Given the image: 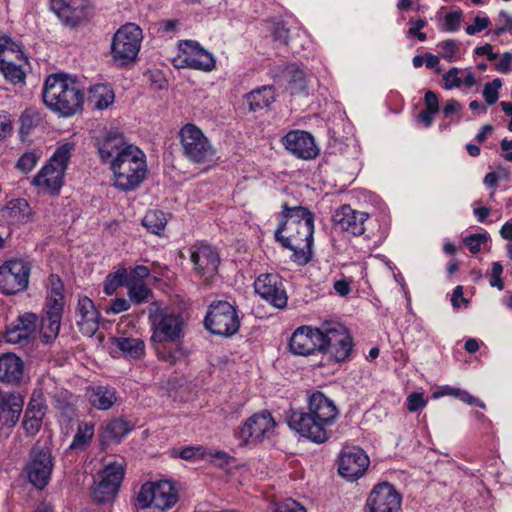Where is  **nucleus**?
Instances as JSON below:
<instances>
[{"label":"nucleus","instance_id":"f257e3e1","mask_svg":"<svg viewBox=\"0 0 512 512\" xmlns=\"http://www.w3.org/2000/svg\"><path fill=\"white\" fill-rule=\"evenodd\" d=\"M284 221L275 231V239L283 247L293 251L292 260L306 265L311 260L313 245L314 214L303 206L282 205Z\"/></svg>","mask_w":512,"mask_h":512},{"label":"nucleus","instance_id":"f03ea898","mask_svg":"<svg viewBox=\"0 0 512 512\" xmlns=\"http://www.w3.org/2000/svg\"><path fill=\"white\" fill-rule=\"evenodd\" d=\"M334 402L322 392L316 391L309 398L308 411H291L287 416L288 426L302 437L316 444L326 442L330 427L338 417Z\"/></svg>","mask_w":512,"mask_h":512},{"label":"nucleus","instance_id":"7ed1b4c3","mask_svg":"<svg viewBox=\"0 0 512 512\" xmlns=\"http://www.w3.org/2000/svg\"><path fill=\"white\" fill-rule=\"evenodd\" d=\"M44 104L62 117H70L82 110L84 95L77 83L65 74H52L42 91Z\"/></svg>","mask_w":512,"mask_h":512},{"label":"nucleus","instance_id":"20e7f679","mask_svg":"<svg viewBox=\"0 0 512 512\" xmlns=\"http://www.w3.org/2000/svg\"><path fill=\"white\" fill-rule=\"evenodd\" d=\"M115 186L122 191L137 188L146 175V162L143 152L136 146L130 145L111 161Z\"/></svg>","mask_w":512,"mask_h":512},{"label":"nucleus","instance_id":"39448f33","mask_svg":"<svg viewBox=\"0 0 512 512\" xmlns=\"http://www.w3.org/2000/svg\"><path fill=\"white\" fill-rule=\"evenodd\" d=\"M178 136L182 154L189 162L209 165L214 161L216 150L198 126L187 123L180 129Z\"/></svg>","mask_w":512,"mask_h":512},{"label":"nucleus","instance_id":"423d86ee","mask_svg":"<svg viewBox=\"0 0 512 512\" xmlns=\"http://www.w3.org/2000/svg\"><path fill=\"white\" fill-rule=\"evenodd\" d=\"M153 334L152 343L179 342L183 336L184 321L179 313L152 303L148 308Z\"/></svg>","mask_w":512,"mask_h":512},{"label":"nucleus","instance_id":"0eeeda50","mask_svg":"<svg viewBox=\"0 0 512 512\" xmlns=\"http://www.w3.org/2000/svg\"><path fill=\"white\" fill-rule=\"evenodd\" d=\"M178 501V493L170 481L147 482L142 485L136 498V505L141 510L164 512Z\"/></svg>","mask_w":512,"mask_h":512},{"label":"nucleus","instance_id":"6e6552de","mask_svg":"<svg viewBox=\"0 0 512 512\" xmlns=\"http://www.w3.org/2000/svg\"><path fill=\"white\" fill-rule=\"evenodd\" d=\"M73 149L74 146L71 143L58 147L49 163L34 177L33 184L47 189L50 193H57L63 185L64 174Z\"/></svg>","mask_w":512,"mask_h":512},{"label":"nucleus","instance_id":"1a4fd4ad","mask_svg":"<svg viewBox=\"0 0 512 512\" xmlns=\"http://www.w3.org/2000/svg\"><path fill=\"white\" fill-rule=\"evenodd\" d=\"M142 30L134 23L121 26L113 36L111 54L113 60L121 65L133 63L141 48Z\"/></svg>","mask_w":512,"mask_h":512},{"label":"nucleus","instance_id":"9d476101","mask_svg":"<svg viewBox=\"0 0 512 512\" xmlns=\"http://www.w3.org/2000/svg\"><path fill=\"white\" fill-rule=\"evenodd\" d=\"M204 325L214 335L231 337L238 332L240 319L233 305L218 300L209 305Z\"/></svg>","mask_w":512,"mask_h":512},{"label":"nucleus","instance_id":"9b49d317","mask_svg":"<svg viewBox=\"0 0 512 512\" xmlns=\"http://www.w3.org/2000/svg\"><path fill=\"white\" fill-rule=\"evenodd\" d=\"M188 253L194 274L202 279L205 285L211 284L218 274L221 261L217 249L206 242L198 241L190 246Z\"/></svg>","mask_w":512,"mask_h":512},{"label":"nucleus","instance_id":"f8f14e48","mask_svg":"<svg viewBox=\"0 0 512 512\" xmlns=\"http://www.w3.org/2000/svg\"><path fill=\"white\" fill-rule=\"evenodd\" d=\"M54 467L52 451L47 445L37 442L30 450L25 465L28 480L38 489L48 484Z\"/></svg>","mask_w":512,"mask_h":512},{"label":"nucleus","instance_id":"ddd939ff","mask_svg":"<svg viewBox=\"0 0 512 512\" xmlns=\"http://www.w3.org/2000/svg\"><path fill=\"white\" fill-rule=\"evenodd\" d=\"M321 329L323 348H320V352L327 354L336 362L345 361L353 347L349 332L344 326L337 323Z\"/></svg>","mask_w":512,"mask_h":512},{"label":"nucleus","instance_id":"4468645a","mask_svg":"<svg viewBox=\"0 0 512 512\" xmlns=\"http://www.w3.org/2000/svg\"><path fill=\"white\" fill-rule=\"evenodd\" d=\"M30 266L23 260H10L0 266V291L12 295L28 286Z\"/></svg>","mask_w":512,"mask_h":512},{"label":"nucleus","instance_id":"2eb2a0df","mask_svg":"<svg viewBox=\"0 0 512 512\" xmlns=\"http://www.w3.org/2000/svg\"><path fill=\"white\" fill-rule=\"evenodd\" d=\"M124 476V466L118 462L107 464L100 472V480L93 488V499L100 504L113 500Z\"/></svg>","mask_w":512,"mask_h":512},{"label":"nucleus","instance_id":"dca6fc26","mask_svg":"<svg viewBox=\"0 0 512 512\" xmlns=\"http://www.w3.org/2000/svg\"><path fill=\"white\" fill-rule=\"evenodd\" d=\"M276 426L270 412L264 410L250 416L239 428L236 436L243 442H260L265 437H269Z\"/></svg>","mask_w":512,"mask_h":512},{"label":"nucleus","instance_id":"f3484780","mask_svg":"<svg viewBox=\"0 0 512 512\" xmlns=\"http://www.w3.org/2000/svg\"><path fill=\"white\" fill-rule=\"evenodd\" d=\"M402 496L386 482L376 485L370 492L367 501V512H399Z\"/></svg>","mask_w":512,"mask_h":512},{"label":"nucleus","instance_id":"a211bd4d","mask_svg":"<svg viewBox=\"0 0 512 512\" xmlns=\"http://www.w3.org/2000/svg\"><path fill=\"white\" fill-rule=\"evenodd\" d=\"M255 292L275 308H284L287 305V294L282 278L278 274H261L254 282Z\"/></svg>","mask_w":512,"mask_h":512},{"label":"nucleus","instance_id":"6ab92c4d","mask_svg":"<svg viewBox=\"0 0 512 512\" xmlns=\"http://www.w3.org/2000/svg\"><path fill=\"white\" fill-rule=\"evenodd\" d=\"M51 9L69 27L82 25L89 18L88 0H51Z\"/></svg>","mask_w":512,"mask_h":512},{"label":"nucleus","instance_id":"aec40b11","mask_svg":"<svg viewBox=\"0 0 512 512\" xmlns=\"http://www.w3.org/2000/svg\"><path fill=\"white\" fill-rule=\"evenodd\" d=\"M39 318L35 313L25 312L6 329L5 341L11 344L28 345L35 336Z\"/></svg>","mask_w":512,"mask_h":512},{"label":"nucleus","instance_id":"412c9836","mask_svg":"<svg viewBox=\"0 0 512 512\" xmlns=\"http://www.w3.org/2000/svg\"><path fill=\"white\" fill-rule=\"evenodd\" d=\"M369 463V457L362 449L345 448L339 457L338 472L343 478L353 481L364 475Z\"/></svg>","mask_w":512,"mask_h":512},{"label":"nucleus","instance_id":"4be33fe9","mask_svg":"<svg viewBox=\"0 0 512 512\" xmlns=\"http://www.w3.org/2000/svg\"><path fill=\"white\" fill-rule=\"evenodd\" d=\"M322 329L302 326L295 330L289 341V349L295 355L307 356L323 348Z\"/></svg>","mask_w":512,"mask_h":512},{"label":"nucleus","instance_id":"5701e85b","mask_svg":"<svg viewBox=\"0 0 512 512\" xmlns=\"http://www.w3.org/2000/svg\"><path fill=\"white\" fill-rule=\"evenodd\" d=\"M285 149L300 159H314L319 154L312 135L302 130H292L281 140Z\"/></svg>","mask_w":512,"mask_h":512},{"label":"nucleus","instance_id":"b1692460","mask_svg":"<svg viewBox=\"0 0 512 512\" xmlns=\"http://www.w3.org/2000/svg\"><path fill=\"white\" fill-rule=\"evenodd\" d=\"M63 306L56 301L45 304V309L38 324L40 339L45 344L53 343L60 332Z\"/></svg>","mask_w":512,"mask_h":512},{"label":"nucleus","instance_id":"393cba45","mask_svg":"<svg viewBox=\"0 0 512 512\" xmlns=\"http://www.w3.org/2000/svg\"><path fill=\"white\" fill-rule=\"evenodd\" d=\"M367 219V213L354 210L349 205H342L333 214L335 227L353 236H359L364 233V223Z\"/></svg>","mask_w":512,"mask_h":512},{"label":"nucleus","instance_id":"a878e982","mask_svg":"<svg viewBox=\"0 0 512 512\" xmlns=\"http://www.w3.org/2000/svg\"><path fill=\"white\" fill-rule=\"evenodd\" d=\"M75 318L76 325L83 335L92 337L97 332L100 313L90 298L85 296L78 300Z\"/></svg>","mask_w":512,"mask_h":512},{"label":"nucleus","instance_id":"bb28decb","mask_svg":"<svg viewBox=\"0 0 512 512\" xmlns=\"http://www.w3.org/2000/svg\"><path fill=\"white\" fill-rule=\"evenodd\" d=\"M274 78H284L291 94H298L306 88V76L297 64L278 66L271 70Z\"/></svg>","mask_w":512,"mask_h":512},{"label":"nucleus","instance_id":"cd10ccee","mask_svg":"<svg viewBox=\"0 0 512 512\" xmlns=\"http://www.w3.org/2000/svg\"><path fill=\"white\" fill-rule=\"evenodd\" d=\"M23 361L15 354H4L0 356V381L17 384L23 378Z\"/></svg>","mask_w":512,"mask_h":512},{"label":"nucleus","instance_id":"c85d7f7f","mask_svg":"<svg viewBox=\"0 0 512 512\" xmlns=\"http://www.w3.org/2000/svg\"><path fill=\"white\" fill-rule=\"evenodd\" d=\"M129 145L124 141L123 136L118 132H109L98 142V152L103 162H110L123 152Z\"/></svg>","mask_w":512,"mask_h":512},{"label":"nucleus","instance_id":"c756f323","mask_svg":"<svg viewBox=\"0 0 512 512\" xmlns=\"http://www.w3.org/2000/svg\"><path fill=\"white\" fill-rule=\"evenodd\" d=\"M245 103L250 112L269 107L275 101V89L271 85L256 88L245 95Z\"/></svg>","mask_w":512,"mask_h":512},{"label":"nucleus","instance_id":"7c9ffc66","mask_svg":"<svg viewBox=\"0 0 512 512\" xmlns=\"http://www.w3.org/2000/svg\"><path fill=\"white\" fill-rule=\"evenodd\" d=\"M186 44L192 48V54L184 59L188 67L203 71H211L215 67V59L212 54L203 49L195 41H186Z\"/></svg>","mask_w":512,"mask_h":512},{"label":"nucleus","instance_id":"2f4dec72","mask_svg":"<svg viewBox=\"0 0 512 512\" xmlns=\"http://www.w3.org/2000/svg\"><path fill=\"white\" fill-rule=\"evenodd\" d=\"M45 407L37 400L31 399L24 414L23 428L31 435L37 433L45 415Z\"/></svg>","mask_w":512,"mask_h":512},{"label":"nucleus","instance_id":"473e14b6","mask_svg":"<svg viewBox=\"0 0 512 512\" xmlns=\"http://www.w3.org/2000/svg\"><path fill=\"white\" fill-rule=\"evenodd\" d=\"M153 346L158 359L170 365H175L186 356L179 342L153 343Z\"/></svg>","mask_w":512,"mask_h":512},{"label":"nucleus","instance_id":"72a5a7b5","mask_svg":"<svg viewBox=\"0 0 512 512\" xmlns=\"http://www.w3.org/2000/svg\"><path fill=\"white\" fill-rule=\"evenodd\" d=\"M90 403L97 409L107 410L116 401L115 391L108 386H96L88 390Z\"/></svg>","mask_w":512,"mask_h":512},{"label":"nucleus","instance_id":"f704fd0d","mask_svg":"<svg viewBox=\"0 0 512 512\" xmlns=\"http://www.w3.org/2000/svg\"><path fill=\"white\" fill-rule=\"evenodd\" d=\"M113 344L127 359H140L145 353V344L140 338L118 337Z\"/></svg>","mask_w":512,"mask_h":512},{"label":"nucleus","instance_id":"c9c22d12","mask_svg":"<svg viewBox=\"0 0 512 512\" xmlns=\"http://www.w3.org/2000/svg\"><path fill=\"white\" fill-rule=\"evenodd\" d=\"M14 61L26 63V57L21 46L9 37H0V65H9L10 62Z\"/></svg>","mask_w":512,"mask_h":512},{"label":"nucleus","instance_id":"e433bc0d","mask_svg":"<svg viewBox=\"0 0 512 512\" xmlns=\"http://www.w3.org/2000/svg\"><path fill=\"white\" fill-rule=\"evenodd\" d=\"M179 457L184 460H190V459H194V458H199V459L216 458L220 461V465L228 464L229 459H230L229 455L226 452L215 451L213 453L211 451H207L202 446L185 447L180 451Z\"/></svg>","mask_w":512,"mask_h":512},{"label":"nucleus","instance_id":"4c0bfd02","mask_svg":"<svg viewBox=\"0 0 512 512\" xmlns=\"http://www.w3.org/2000/svg\"><path fill=\"white\" fill-rule=\"evenodd\" d=\"M89 101L98 109H106L114 101V92L104 84H97L90 88Z\"/></svg>","mask_w":512,"mask_h":512},{"label":"nucleus","instance_id":"58836bf2","mask_svg":"<svg viewBox=\"0 0 512 512\" xmlns=\"http://www.w3.org/2000/svg\"><path fill=\"white\" fill-rule=\"evenodd\" d=\"M28 65V61L26 63L14 61L10 62L9 65L3 64L0 65V71L5 77L6 80L11 82L12 84H24L26 77L25 66Z\"/></svg>","mask_w":512,"mask_h":512},{"label":"nucleus","instance_id":"ea45409f","mask_svg":"<svg viewBox=\"0 0 512 512\" xmlns=\"http://www.w3.org/2000/svg\"><path fill=\"white\" fill-rule=\"evenodd\" d=\"M128 295L132 302L140 304L148 300L152 294L149 287L141 280L134 278L129 279L126 283Z\"/></svg>","mask_w":512,"mask_h":512},{"label":"nucleus","instance_id":"a19ab883","mask_svg":"<svg viewBox=\"0 0 512 512\" xmlns=\"http://www.w3.org/2000/svg\"><path fill=\"white\" fill-rule=\"evenodd\" d=\"M142 224L149 232L160 235L165 229L167 219L162 211L151 210L145 214Z\"/></svg>","mask_w":512,"mask_h":512},{"label":"nucleus","instance_id":"79ce46f5","mask_svg":"<svg viewBox=\"0 0 512 512\" xmlns=\"http://www.w3.org/2000/svg\"><path fill=\"white\" fill-rule=\"evenodd\" d=\"M19 133L22 140L28 137L33 129L41 122L39 113L32 109H26L20 116Z\"/></svg>","mask_w":512,"mask_h":512},{"label":"nucleus","instance_id":"37998d69","mask_svg":"<svg viewBox=\"0 0 512 512\" xmlns=\"http://www.w3.org/2000/svg\"><path fill=\"white\" fill-rule=\"evenodd\" d=\"M94 434V427L92 424L81 423L78 426V430L73 438L72 443L69 446L71 450H83L86 448L88 443L91 441Z\"/></svg>","mask_w":512,"mask_h":512},{"label":"nucleus","instance_id":"c03bdc74","mask_svg":"<svg viewBox=\"0 0 512 512\" xmlns=\"http://www.w3.org/2000/svg\"><path fill=\"white\" fill-rule=\"evenodd\" d=\"M127 281H129L128 274L124 268L115 273H110L104 283V292L107 295H112L119 287L126 286Z\"/></svg>","mask_w":512,"mask_h":512},{"label":"nucleus","instance_id":"a18cd8bd","mask_svg":"<svg viewBox=\"0 0 512 512\" xmlns=\"http://www.w3.org/2000/svg\"><path fill=\"white\" fill-rule=\"evenodd\" d=\"M133 429V425L121 418L111 420L106 426V432L115 440H120Z\"/></svg>","mask_w":512,"mask_h":512},{"label":"nucleus","instance_id":"49530a36","mask_svg":"<svg viewBox=\"0 0 512 512\" xmlns=\"http://www.w3.org/2000/svg\"><path fill=\"white\" fill-rule=\"evenodd\" d=\"M9 215L19 222H26L29 219V205L25 199L17 198L11 200L7 205Z\"/></svg>","mask_w":512,"mask_h":512},{"label":"nucleus","instance_id":"de8ad7c7","mask_svg":"<svg viewBox=\"0 0 512 512\" xmlns=\"http://www.w3.org/2000/svg\"><path fill=\"white\" fill-rule=\"evenodd\" d=\"M49 282L51 285V293L47 298L46 304H53L54 301L59 303L64 307L63 303V284L61 279L56 275H51L49 277Z\"/></svg>","mask_w":512,"mask_h":512},{"label":"nucleus","instance_id":"09e8293b","mask_svg":"<svg viewBox=\"0 0 512 512\" xmlns=\"http://www.w3.org/2000/svg\"><path fill=\"white\" fill-rule=\"evenodd\" d=\"M41 154L36 151L25 152L17 161L16 167L24 172H30L37 164Z\"/></svg>","mask_w":512,"mask_h":512},{"label":"nucleus","instance_id":"8fccbe9b","mask_svg":"<svg viewBox=\"0 0 512 512\" xmlns=\"http://www.w3.org/2000/svg\"><path fill=\"white\" fill-rule=\"evenodd\" d=\"M497 23L498 25L493 31L496 36H500L506 32L512 35V16L507 11L501 10L499 12Z\"/></svg>","mask_w":512,"mask_h":512},{"label":"nucleus","instance_id":"3c124183","mask_svg":"<svg viewBox=\"0 0 512 512\" xmlns=\"http://www.w3.org/2000/svg\"><path fill=\"white\" fill-rule=\"evenodd\" d=\"M500 87L501 81L498 78L484 85L483 97L487 104L492 105L498 100V90Z\"/></svg>","mask_w":512,"mask_h":512},{"label":"nucleus","instance_id":"603ef678","mask_svg":"<svg viewBox=\"0 0 512 512\" xmlns=\"http://www.w3.org/2000/svg\"><path fill=\"white\" fill-rule=\"evenodd\" d=\"M441 48V56L448 62H454L456 60L455 54L458 50V46L455 40L448 39L439 44Z\"/></svg>","mask_w":512,"mask_h":512},{"label":"nucleus","instance_id":"864d4df0","mask_svg":"<svg viewBox=\"0 0 512 512\" xmlns=\"http://www.w3.org/2000/svg\"><path fill=\"white\" fill-rule=\"evenodd\" d=\"M487 242V236L485 234H473L469 235L464 239L465 246L468 247L471 253L476 254L480 251L482 244Z\"/></svg>","mask_w":512,"mask_h":512},{"label":"nucleus","instance_id":"5fc2aeb1","mask_svg":"<svg viewBox=\"0 0 512 512\" xmlns=\"http://www.w3.org/2000/svg\"><path fill=\"white\" fill-rule=\"evenodd\" d=\"M462 20V12L454 11L448 13L444 20V28L446 31L453 32L459 29Z\"/></svg>","mask_w":512,"mask_h":512},{"label":"nucleus","instance_id":"6e6d98bb","mask_svg":"<svg viewBox=\"0 0 512 512\" xmlns=\"http://www.w3.org/2000/svg\"><path fill=\"white\" fill-rule=\"evenodd\" d=\"M273 512H306V509L292 499L276 504Z\"/></svg>","mask_w":512,"mask_h":512},{"label":"nucleus","instance_id":"4d7b16f0","mask_svg":"<svg viewBox=\"0 0 512 512\" xmlns=\"http://www.w3.org/2000/svg\"><path fill=\"white\" fill-rule=\"evenodd\" d=\"M426 401L421 393H412L407 397V409L416 412L425 407Z\"/></svg>","mask_w":512,"mask_h":512},{"label":"nucleus","instance_id":"13d9d810","mask_svg":"<svg viewBox=\"0 0 512 512\" xmlns=\"http://www.w3.org/2000/svg\"><path fill=\"white\" fill-rule=\"evenodd\" d=\"M459 69L456 67L451 68L447 73L443 75L445 81V88L452 89L454 87H460L462 84L461 78L458 77Z\"/></svg>","mask_w":512,"mask_h":512},{"label":"nucleus","instance_id":"bf43d9fd","mask_svg":"<svg viewBox=\"0 0 512 512\" xmlns=\"http://www.w3.org/2000/svg\"><path fill=\"white\" fill-rule=\"evenodd\" d=\"M490 25V19L488 17H479L476 16L474 18V24L468 25L465 29L468 35H474L482 30L486 29Z\"/></svg>","mask_w":512,"mask_h":512},{"label":"nucleus","instance_id":"052dcab7","mask_svg":"<svg viewBox=\"0 0 512 512\" xmlns=\"http://www.w3.org/2000/svg\"><path fill=\"white\" fill-rule=\"evenodd\" d=\"M13 130L12 121L6 112H0V140L6 138Z\"/></svg>","mask_w":512,"mask_h":512},{"label":"nucleus","instance_id":"680f3d73","mask_svg":"<svg viewBox=\"0 0 512 512\" xmlns=\"http://www.w3.org/2000/svg\"><path fill=\"white\" fill-rule=\"evenodd\" d=\"M130 308V302L124 298H116L112 301V304L109 308L106 309L107 313L119 314L121 312L127 311Z\"/></svg>","mask_w":512,"mask_h":512},{"label":"nucleus","instance_id":"e2e57ef3","mask_svg":"<svg viewBox=\"0 0 512 512\" xmlns=\"http://www.w3.org/2000/svg\"><path fill=\"white\" fill-rule=\"evenodd\" d=\"M445 392L449 395H453L460 398L462 401L468 404H473L474 402H476L475 397L470 395L467 391L460 390L458 388H446Z\"/></svg>","mask_w":512,"mask_h":512},{"label":"nucleus","instance_id":"0e129e2a","mask_svg":"<svg viewBox=\"0 0 512 512\" xmlns=\"http://www.w3.org/2000/svg\"><path fill=\"white\" fill-rule=\"evenodd\" d=\"M273 37L275 40H278L280 42H283L284 44H287L288 37H289V30L282 23H278L274 27Z\"/></svg>","mask_w":512,"mask_h":512},{"label":"nucleus","instance_id":"69168bd1","mask_svg":"<svg viewBox=\"0 0 512 512\" xmlns=\"http://www.w3.org/2000/svg\"><path fill=\"white\" fill-rule=\"evenodd\" d=\"M426 109L439 111L438 97L433 91H427L424 96Z\"/></svg>","mask_w":512,"mask_h":512},{"label":"nucleus","instance_id":"338daca9","mask_svg":"<svg viewBox=\"0 0 512 512\" xmlns=\"http://www.w3.org/2000/svg\"><path fill=\"white\" fill-rule=\"evenodd\" d=\"M474 53L478 56L486 55L488 60L493 61L498 57V54L493 52L492 45L486 43L483 46L477 47Z\"/></svg>","mask_w":512,"mask_h":512},{"label":"nucleus","instance_id":"774afa93","mask_svg":"<svg viewBox=\"0 0 512 512\" xmlns=\"http://www.w3.org/2000/svg\"><path fill=\"white\" fill-rule=\"evenodd\" d=\"M511 61H512L511 53L505 52L496 66L497 70L502 73L509 72L510 66H511Z\"/></svg>","mask_w":512,"mask_h":512}]
</instances>
